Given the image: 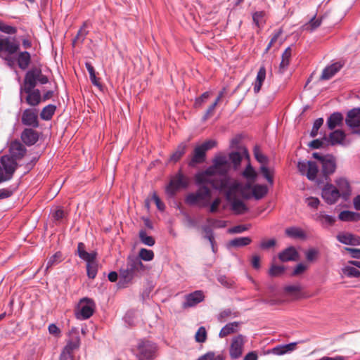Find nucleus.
Listing matches in <instances>:
<instances>
[{"label":"nucleus","instance_id":"1","mask_svg":"<svg viewBox=\"0 0 360 360\" xmlns=\"http://www.w3.org/2000/svg\"><path fill=\"white\" fill-rule=\"evenodd\" d=\"M10 155H5L0 158V183L11 179L17 168V160L22 158L25 153V147L19 141L11 143Z\"/></svg>","mask_w":360,"mask_h":360},{"label":"nucleus","instance_id":"2","mask_svg":"<svg viewBox=\"0 0 360 360\" xmlns=\"http://www.w3.org/2000/svg\"><path fill=\"white\" fill-rule=\"evenodd\" d=\"M214 190L224 194L227 202H243L247 198L246 184L231 179L229 174L219 179V185L214 186Z\"/></svg>","mask_w":360,"mask_h":360},{"label":"nucleus","instance_id":"3","mask_svg":"<svg viewBox=\"0 0 360 360\" xmlns=\"http://www.w3.org/2000/svg\"><path fill=\"white\" fill-rule=\"evenodd\" d=\"M143 269V264L137 257H129L125 266L120 270V281L118 285L120 288H125L134 276Z\"/></svg>","mask_w":360,"mask_h":360},{"label":"nucleus","instance_id":"4","mask_svg":"<svg viewBox=\"0 0 360 360\" xmlns=\"http://www.w3.org/2000/svg\"><path fill=\"white\" fill-rule=\"evenodd\" d=\"M189 186V179L179 169L176 174L172 175L169 183L165 186V193L169 198L174 199L176 193L182 190H186Z\"/></svg>","mask_w":360,"mask_h":360},{"label":"nucleus","instance_id":"5","mask_svg":"<svg viewBox=\"0 0 360 360\" xmlns=\"http://www.w3.org/2000/svg\"><path fill=\"white\" fill-rule=\"evenodd\" d=\"M203 172L210 177L216 174L221 176V178L226 176L230 172V164L227 157L224 155H216L212 160V165Z\"/></svg>","mask_w":360,"mask_h":360},{"label":"nucleus","instance_id":"6","mask_svg":"<svg viewBox=\"0 0 360 360\" xmlns=\"http://www.w3.org/2000/svg\"><path fill=\"white\" fill-rule=\"evenodd\" d=\"M321 177L319 179V186L327 181H330V176L335 173L337 168L336 158L332 154H328V158L320 164Z\"/></svg>","mask_w":360,"mask_h":360},{"label":"nucleus","instance_id":"7","mask_svg":"<svg viewBox=\"0 0 360 360\" xmlns=\"http://www.w3.org/2000/svg\"><path fill=\"white\" fill-rule=\"evenodd\" d=\"M210 212L214 213L219 212L222 217H226L229 214L227 210L233 212L235 214H242L245 213L249 207L247 204H210Z\"/></svg>","mask_w":360,"mask_h":360},{"label":"nucleus","instance_id":"8","mask_svg":"<svg viewBox=\"0 0 360 360\" xmlns=\"http://www.w3.org/2000/svg\"><path fill=\"white\" fill-rule=\"evenodd\" d=\"M78 307L79 311L76 314L77 318L86 320L93 315L95 310V302L90 298L84 297L80 300Z\"/></svg>","mask_w":360,"mask_h":360},{"label":"nucleus","instance_id":"9","mask_svg":"<svg viewBox=\"0 0 360 360\" xmlns=\"http://www.w3.org/2000/svg\"><path fill=\"white\" fill-rule=\"evenodd\" d=\"M321 196L326 200V202H336L340 198H342V194L338 188L330 184V181L326 182L321 185Z\"/></svg>","mask_w":360,"mask_h":360},{"label":"nucleus","instance_id":"10","mask_svg":"<svg viewBox=\"0 0 360 360\" xmlns=\"http://www.w3.org/2000/svg\"><path fill=\"white\" fill-rule=\"evenodd\" d=\"M198 189L195 192L190 193L186 198L184 202H200L211 197L212 191L210 186L196 185Z\"/></svg>","mask_w":360,"mask_h":360},{"label":"nucleus","instance_id":"11","mask_svg":"<svg viewBox=\"0 0 360 360\" xmlns=\"http://www.w3.org/2000/svg\"><path fill=\"white\" fill-rule=\"evenodd\" d=\"M139 360H150L154 358L156 345L149 341H143L138 347Z\"/></svg>","mask_w":360,"mask_h":360},{"label":"nucleus","instance_id":"12","mask_svg":"<svg viewBox=\"0 0 360 360\" xmlns=\"http://www.w3.org/2000/svg\"><path fill=\"white\" fill-rule=\"evenodd\" d=\"M205 300V295L202 290H195L184 296V302L182 303L183 309L195 307Z\"/></svg>","mask_w":360,"mask_h":360},{"label":"nucleus","instance_id":"13","mask_svg":"<svg viewBox=\"0 0 360 360\" xmlns=\"http://www.w3.org/2000/svg\"><path fill=\"white\" fill-rule=\"evenodd\" d=\"M246 188L248 189L246 190V200H250L252 198L257 200H260L268 191L267 187L264 185L257 184L252 186L250 183L246 184Z\"/></svg>","mask_w":360,"mask_h":360},{"label":"nucleus","instance_id":"14","mask_svg":"<svg viewBox=\"0 0 360 360\" xmlns=\"http://www.w3.org/2000/svg\"><path fill=\"white\" fill-rule=\"evenodd\" d=\"M22 124L31 128H37L39 126L38 115L36 110L27 108L22 115Z\"/></svg>","mask_w":360,"mask_h":360},{"label":"nucleus","instance_id":"15","mask_svg":"<svg viewBox=\"0 0 360 360\" xmlns=\"http://www.w3.org/2000/svg\"><path fill=\"white\" fill-rule=\"evenodd\" d=\"M346 125L354 129L360 127V107L354 108L347 113L345 120Z\"/></svg>","mask_w":360,"mask_h":360},{"label":"nucleus","instance_id":"16","mask_svg":"<svg viewBox=\"0 0 360 360\" xmlns=\"http://www.w3.org/2000/svg\"><path fill=\"white\" fill-rule=\"evenodd\" d=\"M39 76L38 68H32L29 70L24 78L22 89H27L30 91L31 89H34L37 85V77Z\"/></svg>","mask_w":360,"mask_h":360},{"label":"nucleus","instance_id":"17","mask_svg":"<svg viewBox=\"0 0 360 360\" xmlns=\"http://www.w3.org/2000/svg\"><path fill=\"white\" fill-rule=\"evenodd\" d=\"M20 49V44L13 41H11L7 37L0 35V51H6L9 54L15 53Z\"/></svg>","mask_w":360,"mask_h":360},{"label":"nucleus","instance_id":"18","mask_svg":"<svg viewBox=\"0 0 360 360\" xmlns=\"http://www.w3.org/2000/svg\"><path fill=\"white\" fill-rule=\"evenodd\" d=\"M243 345L244 340L242 335H238L233 338L229 349L230 356L232 359H238L241 356Z\"/></svg>","mask_w":360,"mask_h":360},{"label":"nucleus","instance_id":"19","mask_svg":"<svg viewBox=\"0 0 360 360\" xmlns=\"http://www.w3.org/2000/svg\"><path fill=\"white\" fill-rule=\"evenodd\" d=\"M22 92L27 94L26 102L31 106H37L41 102V91L39 89H31L27 91V89H22L20 87V93L22 94Z\"/></svg>","mask_w":360,"mask_h":360},{"label":"nucleus","instance_id":"20","mask_svg":"<svg viewBox=\"0 0 360 360\" xmlns=\"http://www.w3.org/2000/svg\"><path fill=\"white\" fill-rule=\"evenodd\" d=\"M336 187L340 193L342 194V199L344 201H347L352 193L351 186L347 179L344 177L337 178L335 181Z\"/></svg>","mask_w":360,"mask_h":360},{"label":"nucleus","instance_id":"21","mask_svg":"<svg viewBox=\"0 0 360 360\" xmlns=\"http://www.w3.org/2000/svg\"><path fill=\"white\" fill-rule=\"evenodd\" d=\"M22 141L27 146L34 145L39 140V134L34 128H25L21 133Z\"/></svg>","mask_w":360,"mask_h":360},{"label":"nucleus","instance_id":"22","mask_svg":"<svg viewBox=\"0 0 360 360\" xmlns=\"http://www.w3.org/2000/svg\"><path fill=\"white\" fill-rule=\"evenodd\" d=\"M345 65L344 61H337L326 66L322 71L321 79L328 80L338 73Z\"/></svg>","mask_w":360,"mask_h":360},{"label":"nucleus","instance_id":"23","mask_svg":"<svg viewBox=\"0 0 360 360\" xmlns=\"http://www.w3.org/2000/svg\"><path fill=\"white\" fill-rule=\"evenodd\" d=\"M195 185L207 186H211L214 189V186L217 187L219 185V179H211L209 176H207L204 172H198L195 175Z\"/></svg>","mask_w":360,"mask_h":360},{"label":"nucleus","instance_id":"24","mask_svg":"<svg viewBox=\"0 0 360 360\" xmlns=\"http://www.w3.org/2000/svg\"><path fill=\"white\" fill-rule=\"evenodd\" d=\"M344 122V116L340 112H333L326 120L328 129L333 130L337 127H342Z\"/></svg>","mask_w":360,"mask_h":360},{"label":"nucleus","instance_id":"25","mask_svg":"<svg viewBox=\"0 0 360 360\" xmlns=\"http://www.w3.org/2000/svg\"><path fill=\"white\" fill-rule=\"evenodd\" d=\"M306 176L309 181H315L319 186V179L321 177V171L319 172V167L317 164L311 160L308 161V168L306 173Z\"/></svg>","mask_w":360,"mask_h":360},{"label":"nucleus","instance_id":"26","mask_svg":"<svg viewBox=\"0 0 360 360\" xmlns=\"http://www.w3.org/2000/svg\"><path fill=\"white\" fill-rule=\"evenodd\" d=\"M206 158V152L200 146H198L195 148L193 155L188 165L191 167H194L197 165L201 164L205 162Z\"/></svg>","mask_w":360,"mask_h":360},{"label":"nucleus","instance_id":"27","mask_svg":"<svg viewBox=\"0 0 360 360\" xmlns=\"http://www.w3.org/2000/svg\"><path fill=\"white\" fill-rule=\"evenodd\" d=\"M243 153L245 154L248 161H250L248 150L245 148H244L243 149ZM241 174L248 181H255L257 176V172L255 171V168L252 166L250 162H248V164L247 165L246 167L243 171Z\"/></svg>","mask_w":360,"mask_h":360},{"label":"nucleus","instance_id":"28","mask_svg":"<svg viewBox=\"0 0 360 360\" xmlns=\"http://www.w3.org/2000/svg\"><path fill=\"white\" fill-rule=\"evenodd\" d=\"M328 137V144L331 146H335L338 144L342 145L343 143L344 140L345 139L346 134L344 131L342 129H335L333 131L330 132Z\"/></svg>","mask_w":360,"mask_h":360},{"label":"nucleus","instance_id":"29","mask_svg":"<svg viewBox=\"0 0 360 360\" xmlns=\"http://www.w3.org/2000/svg\"><path fill=\"white\" fill-rule=\"evenodd\" d=\"M227 160L230 164V171L233 169V171L237 172L240 169L243 160V155L240 152L232 151L229 153Z\"/></svg>","mask_w":360,"mask_h":360},{"label":"nucleus","instance_id":"30","mask_svg":"<svg viewBox=\"0 0 360 360\" xmlns=\"http://www.w3.org/2000/svg\"><path fill=\"white\" fill-rule=\"evenodd\" d=\"M297 257L298 253L294 247H289L278 254V258L281 262L295 261Z\"/></svg>","mask_w":360,"mask_h":360},{"label":"nucleus","instance_id":"31","mask_svg":"<svg viewBox=\"0 0 360 360\" xmlns=\"http://www.w3.org/2000/svg\"><path fill=\"white\" fill-rule=\"evenodd\" d=\"M266 70L264 65H262L259 71L257 72V75L256 77L255 82L254 83V92L257 94L261 90L263 82L266 79Z\"/></svg>","mask_w":360,"mask_h":360},{"label":"nucleus","instance_id":"32","mask_svg":"<svg viewBox=\"0 0 360 360\" xmlns=\"http://www.w3.org/2000/svg\"><path fill=\"white\" fill-rule=\"evenodd\" d=\"M314 219L319 222L323 227L332 226L335 222V218L334 217L325 214L321 212L314 214Z\"/></svg>","mask_w":360,"mask_h":360},{"label":"nucleus","instance_id":"33","mask_svg":"<svg viewBox=\"0 0 360 360\" xmlns=\"http://www.w3.org/2000/svg\"><path fill=\"white\" fill-rule=\"evenodd\" d=\"M85 246L83 243H79L77 245V252L78 256L83 260L86 262L87 263H89L94 260L96 259V255L94 252H87L85 250Z\"/></svg>","mask_w":360,"mask_h":360},{"label":"nucleus","instance_id":"34","mask_svg":"<svg viewBox=\"0 0 360 360\" xmlns=\"http://www.w3.org/2000/svg\"><path fill=\"white\" fill-rule=\"evenodd\" d=\"M285 235L292 239H304L306 234L304 231L297 226H291L285 230Z\"/></svg>","mask_w":360,"mask_h":360},{"label":"nucleus","instance_id":"35","mask_svg":"<svg viewBox=\"0 0 360 360\" xmlns=\"http://www.w3.org/2000/svg\"><path fill=\"white\" fill-rule=\"evenodd\" d=\"M31 61V56L28 51L20 52L17 58L18 67L21 70H25L28 68Z\"/></svg>","mask_w":360,"mask_h":360},{"label":"nucleus","instance_id":"36","mask_svg":"<svg viewBox=\"0 0 360 360\" xmlns=\"http://www.w3.org/2000/svg\"><path fill=\"white\" fill-rule=\"evenodd\" d=\"M252 243V239L250 237H238L231 240L227 246L229 248H242L250 245Z\"/></svg>","mask_w":360,"mask_h":360},{"label":"nucleus","instance_id":"37","mask_svg":"<svg viewBox=\"0 0 360 360\" xmlns=\"http://www.w3.org/2000/svg\"><path fill=\"white\" fill-rule=\"evenodd\" d=\"M291 57V49L290 46L287 47L282 54L281 62L279 65V72L283 73L288 68L290 64V59Z\"/></svg>","mask_w":360,"mask_h":360},{"label":"nucleus","instance_id":"38","mask_svg":"<svg viewBox=\"0 0 360 360\" xmlns=\"http://www.w3.org/2000/svg\"><path fill=\"white\" fill-rule=\"evenodd\" d=\"M238 325L239 323L236 321L227 323L221 329L219 334V337L225 338L229 335L236 333Z\"/></svg>","mask_w":360,"mask_h":360},{"label":"nucleus","instance_id":"39","mask_svg":"<svg viewBox=\"0 0 360 360\" xmlns=\"http://www.w3.org/2000/svg\"><path fill=\"white\" fill-rule=\"evenodd\" d=\"M56 110V105L53 104H49L45 106L40 112V117L43 120L49 121L52 119Z\"/></svg>","mask_w":360,"mask_h":360},{"label":"nucleus","instance_id":"40","mask_svg":"<svg viewBox=\"0 0 360 360\" xmlns=\"http://www.w3.org/2000/svg\"><path fill=\"white\" fill-rule=\"evenodd\" d=\"M187 148V145L185 143H181L172 154L169 158V161L173 162H177L181 157L185 154Z\"/></svg>","mask_w":360,"mask_h":360},{"label":"nucleus","instance_id":"41","mask_svg":"<svg viewBox=\"0 0 360 360\" xmlns=\"http://www.w3.org/2000/svg\"><path fill=\"white\" fill-rule=\"evenodd\" d=\"M359 217V213L351 211H342L338 215L339 219L343 221H357Z\"/></svg>","mask_w":360,"mask_h":360},{"label":"nucleus","instance_id":"42","mask_svg":"<svg viewBox=\"0 0 360 360\" xmlns=\"http://www.w3.org/2000/svg\"><path fill=\"white\" fill-rule=\"evenodd\" d=\"M139 236L141 242L146 245L151 247L155 243V239L152 236H148L146 230H140Z\"/></svg>","mask_w":360,"mask_h":360},{"label":"nucleus","instance_id":"43","mask_svg":"<svg viewBox=\"0 0 360 360\" xmlns=\"http://www.w3.org/2000/svg\"><path fill=\"white\" fill-rule=\"evenodd\" d=\"M321 22L322 19L316 18V16L314 15L313 18L310 19L309 22L305 25V29L309 31L310 32H312L321 25Z\"/></svg>","mask_w":360,"mask_h":360},{"label":"nucleus","instance_id":"44","mask_svg":"<svg viewBox=\"0 0 360 360\" xmlns=\"http://www.w3.org/2000/svg\"><path fill=\"white\" fill-rule=\"evenodd\" d=\"M87 276L89 278H94L98 271V264L96 259L86 264Z\"/></svg>","mask_w":360,"mask_h":360},{"label":"nucleus","instance_id":"45","mask_svg":"<svg viewBox=\"0 0 360 360\" xmlns=\"http://www.w3.org/2000/svg\"><path fill=\"white\" fill-rule=\"evenodd\" d=\"M326 142H328V137L326 135H324L322 139H316L311 141L308 144V146L312 149H319L323 148Z\"/></svg>","mask_w":360,"mask_h":360},{"label":"nucleus","instance_id":"46","mask_svg":"<svg viewBox=\"0 0 360 360\" xmlns=\"http://www.w3.org/2000/svg\"><path fill=\"white\" fill-rule=\"evenodd\" d=\"M342 272L349 278H358L360 276V271L354 266H345L342 269Z\"/></svg>","mask_w":360,"mask_h":360},{"label":"nucleus","instance_id":"47","mask_svg":"<svg viewBox=\"0 0 360 360\" xmlns=\"http://www.w3.org/2000/svg\"><path fill=\"white\" fill-rule=\"evenodd\" d=\"M254 155L257 161L262 165H266L268 163V158L260 151L257 146L254 148Z\"/></svg>","mask_w":360,"mask_h":360},{"label":"nucleus","instance_id":"48","mask_svg":"<svg viewBox=\"0 0 360 360\" xmlns=\"http://www.w3.org/2000/svg\"><path fill=\"white\" fill-rule=\"evenodd\" d=\"M66 214L67 212L60 206H56L52 210V217L56 221L63 219Z\"/></svg>","mask_w":360,"mask_h":360},{"label":"nucleus","instance_id":"49","mask_svg":"<svg viewBox=\"0 0 360 360\" xmlns=\"http://www.w3.org/2000/svg\"><path fill=\"white\" fill-rule=\"evenodd\" d=\"M285 271L283 266L272 265L269 270V275L271 277H277L281 276Z\"/></svg>","mask_w":360,"mask_h":360},{"label":"nucleus","instance_id":"50","mask_svg":"<svg viewBox=\"0 0 360 360\" xmlns=\"http://www.w3.org/2000/svg\"><path fill=\"white\" fill-rule=\"evenodd\" d=\"M154 257V253L150 250H147L145 248H141L139 252V259L141 261V259L144 261H150Z\"/></svg>","mask_w":360,"mask_h":360},{"label":"nucleus","instance_id":"51","mask_svg":"<svg viewBox=\"0 0 360 360\" xmlns=\"http://www.w3.org/2000/svg\"><path fill=\"white\" fill-rule=\"evenodd\" d=\"M302 290L301 285L299 283L294 285H288L284 287V291L292 295H296Z\"/></svg>","mask_w":360,"mask_h":360},{"label":"nucleus","instance_id":"52","mask_svg":"<svg viewBox=\"0 0 360 360\" xmlns=\"http://www.w3.org/2000/svg\"><path fill=\"white\" fill-rule=\"evenodd\" d=\"M195 341L200 343L205 342L207 340V331L205 327L201 326L197 330L195 335Z\"/></svg>","mask_w":360,"mask_h":360},{"label":"nucleus","instance_id":"53","mask_svg":"<svg viewBox=\"0 0 360 360\" xmlns=\"http://www.w3.org/2000/svg\"><path fill=\"white\" fill-rule=\"evenodd\" d=\"M338 240L345 245H351L352 233H340L337 236Z\"/></svg>","mask_w":360,"mask_h":360},{"label":"nucleus","instance_id":"54","mask_svg":"<svg viewBox=\"0 0 360 360\" xmlns=\"http://www.w3.org/2000/svg\"><path fill=\"white\" fill-rule=\"evenodd\" d=\"M210 96V93L209 91H205L200 96L197 97L195 100L194 107L196 108L202 107L203 103H205L209 98Z\"/></svg>","mask_w":360,"mask_h":360},{"label":"nucleus","instance_id":"55","mask_svg":"<svg viewBox=\"0 0 360 360\" xmlns=\"http://www.w3.org/2000/svg\"><path fill=\"white\" fill-rule=\"evenodd\" d=\"M61 260V253L58 252L52 255L47 261L46 270L58 264Z\"/></svg>","mask_w":360,"mask_h":360},{"label":"nucleus","instance_id":"56","mask_svg":"<svg viewBox=\"0 0 360 360\" xmlns=\"http://www.w3.org/2000/svg\"><path fill=\"white\" fill-rule=\"evenodd\" d=\"M0 31L8 34H13L17 32V29L15 27L6 25L0 20Z\"/></svg>","mask_w":360,"mask_h":360},{"label":"nucleus","instance_id":"57","mask_svg":"<svg viewBox=\"0 0 360 360\" xmlns=\"http://www.w3.org/2000/svg\"><path fill=\"white\" fill-rule=\"evenodd\" d=\"M211 227L212 226L209 224L208 225H204L202 226V230L205 233L204 238L209 242H212L213 239H214V233Z\"/></svg>","mask_w":360,"mask_h":360},{"label":"nucleus","instance_id":"58","mask_svg":"<svg viewBox=\"0 0 360 360\" xmlns=\"http://www.w3.org/2000/svg\"><path fill=\"white\" fill-rule=\"evenodd\" d=\"M260 172H261L262 176L266 179V181L270 184H273V183H274L273 176L271 174L269 169L266 165H261Z\"/></svg>","mask_w":360,"mask_h":360},{"label":"nucleus","instance_id":"59","mask_svg":"<svg viewBox=\"0 0 360 360\" xmlns=\"http://www.w3.org/2000/svg\"><path fill=\"white\" fill-rule=\"evenodd\" d=\"M233 315V317L238 316L237 313H233L230 309H226L221 311L218 315V320L221 322H224L225 319Z\"/></svg>","mask_w":360,"mask_h":360},{"label":"nucleus","instance_id":"60","mask_svg":"<svg viewBox=\"0 0 360 360\" xmlns=\"http://www.w3.org/2000/svg\"><path fill=\"white\" fill-rule=\"evenodd\" d=\"M276 240L274 238H271L269 240H263L261 241L259 244V248L262 250H269L276 245Z\"/></svg>","mask_w":360,"mask_h":360},{"label":"nucleus","instance_id":"61","mask_svg":"<svg viewBox=\"0 0 360 360\" xmlns=\"http://www.w3.org/2000/svg\"><path fill=\"white\" fill-rule=\"evenodd\" d=\"M77 347V344H75L72 342H68V344L65 345V347L63 349L61 354H65L67 356H73L72 352Z\"/></svg>","mask_w":360,"mask_h":360},{"label":"nucleus","instance_id":"62","mask_svg":"<svg viewBox=\"0 0 360 360\" xmlns=\"http://www.w3.org/2000/svg\"><path fill=\"white\" fill-rule=\"evenodd\" d=\"M87 27V22H85L83 23L82 27L78 30L77 34L76 35V39H79L81 42H83L89 34V31L86 30L85 28Z\"/></svg>","mask_w":360,"mask_h":360},{"label":"nucleus","instance_id":"63","mask_svg":"<svg viewBox=\"0 0 360 360\" xmlns=\"http://www.w3.org/2000/svg\"><path fill=\"white\" fill-rule=\"evenodd\" d=\"M249 229V226L248 225H237L235 226H233L228 230V233H241L245 231H248Z\"/></svg>","mask_w":360,"mask_h":360},{"label":"nucleus","instance_id":"64","mask_svg":"<svg viewBox=\"0 0 360 360\" xmlns=\"http://www.w3.org/2000/svg\"><path fill=\"white\" fill-rule=\"evenodd\" d=\"M207 221L213 228H224L226 225L225 221L214 219L212 218H208Z\"/></svg>","mask_w":360,"mask_h":360}]
</instances>
